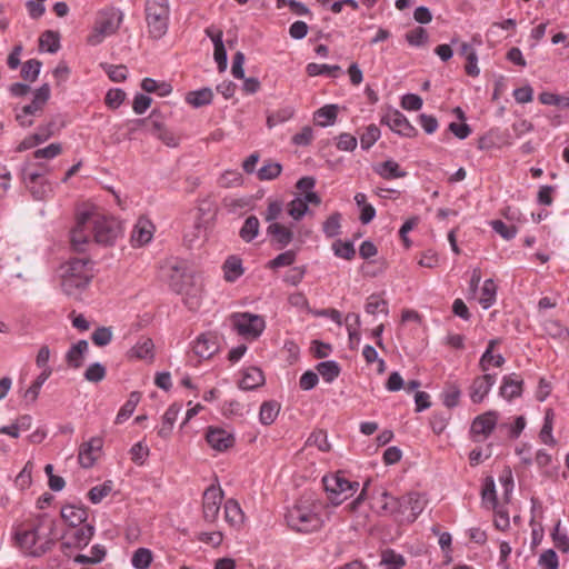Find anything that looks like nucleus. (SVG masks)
<instances>
[{
	"instance_id": "nucleus-1",
	"label": "nucleus",
	"mask_w": 569,
	"mask_h": 569,
	"mask_svg": "<svg viewBox=\"0 0 569 569\" xmlns=\"http://www.w3.org/2000/svg\"><path fill=\"white\" fill-rule=\"evenodd\" d=\"M121 234L122 227L114 216H79L70 232V242L74 251L82 252L91 239L108 246Z\"/></svg>"
},
{
	"instance_id": "nucleus-2",
	"label": "nucleus",
	"mask_w": 569,
	"mask_h": 569,
	"mask_svg": "<svg viewBox=\"0 0 569 569\" xmlns=\"http://www.w3.org/2000/svg\"><path fill=\"white\" fill-rule=\"evenodd\" d=\"M322 506L313 495H303L286 513L288 526L298 532H312L320 529L323 520L320 516Z\"/></svg>"
},
{
	"instance_id": "nucleus-3",
	"label": "nucleus",
	"mask_w": 569,
	"mask_h": 569,
	"mask_svg": "<svg viewBox=\"0 0 569 569\" xmlns=\"http://www.w3.org/2000/svg\"><path fill=\"white\" fill-rule=\"evenodd\" d=\"M61 288L68 296L84 289L93 277L92 262L86 258H72L59 269Z\"/></svg>"
},
{
	"instance_id": "nucleus-4",
	"label": "nucleus",
	"mask_w": 569,
	"mask_h": 569,
	"mask_svg": "<svg viewBox=\"0 0 569 569\" xmlns=\"http://www.w3.org/2000/svg\"><path fill=\"white\" fill-rule=\"evenodd\" d=\"M53 528V521L41 520L38 525L19 529L16 532V541L26 553L34 557L43 555L52 543L49 537Z\"/></svg>"
},
{
	"instance_id": "nucleus-5",
	"label": "nucleus",
	"mask_w": 569,
	"mask_h": 569,
	"mask_svg": "<svg viewBox=\"0 0 569 569\" xmlns=\"http://www.w3.org/2000/svg\"><path fill=\"white\" fill-rule=\"evenodd\" d=\"M426 498L417 492H410L400 499L391 497L387 491L381 493V509L398 512L402 521L413 522L426 508Z\"/></svg>"
},
{
	"instance_id": "nucleus-6",
	"label": "nucleus",
	"mask_w": 569,
	"mask_h": 569,
	"mask_svg": "<svg viewBox=\"0 0 569 569\" xmlns=\"http://www.w3.org/2000/svg\"><path fill=\"white\" fill-rule=\"evenodd\" d=\"M322 482L328 499L335 506L341 505L359 489V482L349 480L342 471L325 476Z\"/></svg>"
},
{
	"instance_id": "nucleus-7",
	"label": "nucleus",
	"mask_w": 569,
	"mask_h": 569,
	"mask_svg": "<svg viewBox=\"0 0 569 569\" xmlns=\"http://www.w3.org/2000/svg\"><path fill=\"white\" fill-rule=\"evenodd\" d=\"M144 12L149 34L153 39L162 38L167 33L169 24V1L148 0L146 2Z\"/></svg>"
},
{
	"instance_id": "nucleus-8",
	"label": "nucleus",
	"mask_w": 569,
	"mask_h": 569,
	"mask_svg": "<svg viewBox=\"0 0 569 569\" xmlns=\"http://www.w3.org/2000/svg\"><path fill=\"white\" fill-rule=\"evenodd\" d=\"M123 20V13L114 8L98 13L92 32L88 36V43L100 44L107 37L114 34Z\"/></svg>"
},
{
	"instance_id": "nucleus-9",
	"label": "nucleus",
	"mask_w": 569,
	"mask_h": 569,
	"mask_svg": "<svg viewBox=\"0 0 569 569\" xmlns=\"http://www.w3.org/2000/svg\"><path fill=\"white\" fill-rule=\"evenodd\" d=\"M161 277L177 293H183L191 280V271L188 261L171 257L161 266Z\"/></svg>"
},
{
	"instance_id": "nucleus-10",
	"label": "nucleus",
	"mask_w": 569,
	"mask_h": 569,
	"mask_svg": "<svg viewBox=\"0 0 569 569\" xmlns=\"http://www.w3.org/2000/svg\"><path fill=\"white\" fill-rule=\"evenodd\" d=\"M233 330L246 339L254 340L266 328L264 319L259 315L249 312L232 313L229 318Z\"/></svg>"
},
{
	"instance_id": "nucleus-11",
	"label": "nucleus",
	"mask_w": 569,
	"mask_h": 569,
	"mask_svg": "<svg viewBox=\"0 0 569 569\" xmlns=\"http://www.w3.org/2000/svg\"><path fill=\"white\" fill-rule=\"evenodd\" d=\"M21 179L33 200L44 201L52 194V184L42 173L21 171Z\"/></svg>"
},
{
	"instance_id": "nucleus-12",
	"label": "nucleus",
	"mask_w": 569,
	"mask_h": 569,
	"mask_svg": "<svg viewBox=\"0 0 569 569\" xmlns=\"http://www.w3.org/2000/svg\"><path fill=\"white\" fill-rule=\"evenodd\" d=\"M499 415L497 411L489 410L482 415L477 416L470 427V436L473 441H481L487 439L495 430Z\"/></svg>"
},
{
	"instance_id": "nucleus-13",
	"label": "nucleus",
	"mask_w": 569,
	"mask_h": 569,
	"mask_svg": "<svg viewBox=\"0 0 569 569\" xmlns=\"http://www.w3.org/2000/svg\"><path fill=\"white\" fill-rule=\"evenodd\" d=\"M222 500L223 491L220 487L211 485L206 489L202 497V512L207 522L212 523L218 519Z\"/></svg>"
},
{
	"instance_id": "nucleus-14",
	"label": "nucleus",
	"mask_w": 569,
	"mask_h": 569,
	"mask_svg": "<svg viewBox=\"0 0 569 569\" xmlns=\"http://www.w3.org/2000/svg\"><path fill=\"white\" fill-rule=\"evenodd\" d=\"M103 440L100 437H92L79 447L78 461L82 468H91L102 452Z\"/></svg>"
},
{
	"instance_id": "nucleus-15",
	"label": "nucleus",
	"mask_w": 569,
	"mask_h": 569,
	"mask_svg": "<svg viewBox=\"0 0 569 569\" xmlns=\"http://www.w3.org/2000/svg\"><path fill=\"white\" fill-rule=\"evenodd\" d=\"M381 122L387 124L393 132L403 137L417 136V129L409 122V120L398 110L388 112Z\"/></svg>"
},
{
	"instance_id": "nucleus-16",
	"label": "nucleus",
	"mask_w": 569,
	"mask_h": 569,
	"mask_svg": "<svg viewBox=\"0 0 569 569\" xmlns=\"http://www.w3.org/2000/svg\"><path fill=\"white\" fill-rule=\"evenodd\" d=\"M496 383V375L485 373L476 377L469 387V397L473 403H481Z\"/></svg>"
},
{
	"instance_id": "nucleus-17",
	"label": "nucleus",
	"mask_w": 569,
	"mask_h": 569,
	"mask_svg": "<svg viewBox=\"0 0 569 569\" xmlns=\"http://www.w3.org/2000/svg\"><path fill=\"white\" fill-rule=\"evenodd\" d=\"M154 224L146 216H140L131 232V243L133 247L148 244L154 234Z\"/></svg>"
},
{
	"instance_id": "nucleus-18",
	"label": "nucleus",
	"mask_w": 569,
	"mask_h": 569,
	"mask_svg": "<svg viewBox=\"0 0 569 569\" xmlns=\"http://www.w3.org/2000/svg\"><path fill=\"white\" fill-rule=\"evenodd\" d=\"M93 535L94 527L92 525L84 523L74 528H70L64 533V539L67 545L81 549L89 545Z\"/></svg>"
},
{
	"instance_id": "nucleus-19",
	"label": "nucleus",
	"mask_w": 569,
	"mask_h": 569,
	"mask_svg": "<svg viewBox=\"0 0 569 569\" xmlns=\"http://www.w3.org/2000/svg\"><path fill=\"white\" fill-rule=\"evenodd\" d=\"M206 439L209 446L217 451H226L234 445L233 435L221 428H209Z\"/></svg>"
},
{
	"instance_id": "nucleus-20",
	"label": "nucleus",
	"mask_w": 569,
	"mask_h": 569,
	"mask_svg": "<svg viewBox=\"0 0 569 569\" xmlns=\"http://www.w3.org/2000/svg\"><path fill=\"white\" fill-rule=\"evenodd\" d=\"M320 202V197L316 192H307L290 201L287 213H308L309 210L318 208Z\"/></svg>"
},
{
	"instance_id": "nucleus-21",
	"label": "nucleus",
	"mask_w": 569,
	"mask_h": 569,
	"mask_svg": "<svg viewBox=\"0 0 569 569\" xmlns=\"http://www.w3.org/2000/svg\"><path fill=\"white\" fill-rule=\"evenodd\" d=\"M523 380L516 373L505 376L499 390L500 396L511 401L512 399L520 397L522 393Z\"/></svg>"
},
{
	"instance_id": "nucleus-22",
	"label": "nucleus",
	"mask_w": 569,
	"mask_h": 569,
	"mask_svg": "<svg viewBox=\"0 0 569 569\" xmlns=\"http://www.w3.org/2000/svg\"><path fill=\"white\" fill-rule=\"evenodd\" d=\"M264 383L263 372L258 367H248L241 371L239 388L242 390H253Z\"/></svg>"
},
{
	"instance_id": "nucleus-23",
	"label": "nucleus",
	"mask_w": 569,
	"mask_h": 569,
	"mask_svg": "<svg viewBox=\"0 0 569 569\" xmlns=\"http://www.w3.org/2000/svg\"><path fill=\"white\" fill-rule=\"evenodd\" d=\"M49 98L50 87L48 83H43L39 89L36 90L31 103L23 107V112L30 113L32 117L40 116Z\"/></svg>"
},
{
	"instance_id": "nucleus-24",
	"label": "nucleus",
	"mask_w": 569,
	"mask_h": 569,
	"mask_svg": "<svg viewBox=\"0 0 569 569\" xmlns=\"http://www.w3.org/2000/svg\"><path fill=\"white\" fill-rule=\"evenodd\" d=\"M182 406L180 403H172L169 406V408L166 410L161 426L158 429V435L161 438H168L173 429L174 422L181 411Z\"/></svg>"
},
{
	"instance_id": "nucleus-25",
	"label": "nucleus",
	"mask_w": 569,
	"mask_h": 569,
	"mask_svg": "<svg viewBox=\"0 0 569 569\" xmlns=\"http://www.w3.org/2000/svg\"><path fill=\"white\" fill-rule=\"evenodd\" d=\"M224 520L234 528H240L244 521V513L234 499L224 502Z\"/></svg>"
},
{
	"instance_id": "nucleus-26",
	"label": "nucleus",
	"mask_w": 569,
	"mask_h": 569,
	"mask_svg": "<svg viewBox=\"0 0 569 569\" xmlns=\"http://www.w3.org/2000/svg\"><path fill=\"white\" fill-rule=\"evenodd\" d=\"M89 345L86 340H79L77 343L71 346V348L66 353V361L69 367L80 368L83 363V359L86 353L88 352Z\"/></svg>"
},
{
	"instance_id": "nucleus-27",
	"label": "nucleus",
	"mask_w": 569,
	"mask_h": 569,
	"mask_svg": "<svg viewBox=\"0 0 569 569\" xmlns=\"http://www.w3.org/2000/svg\"><path fill=\"white\" fill-rule=\"evenodd\" d=\"M61 517L71 528H74L83 525L87 519V510L83 507L68 505L61 509Z\"/></svg>"
},
{
	"instance_id": "nucleus-28",
	"label": "nucleus",
	"mask_w": 569,
	"mask_h": 569,
	"mask_svg": "<svg viewBox=\"0 0 569 569\" xmlns=\"http://www.w3.org/2000/svg\"><path fill=\"white\" fill-rule=\"evenodd\" d=\"M218 350V346L213 337L200 336L193 345L194 353L202 359L210 358Z\"/></svg>"
},
{
	"instance_id": "nucleus-29",
	"label": "nucleus",
	"mask_w": 569,
	"mask_h": 569,
	"mask_svg": "<svg viewBox=\"0 0 569 569\" xmlns=\"http://www.w3.org/2000/svg\"><path fill=\"white\" fill-rule=\"evenodd\" d=\"M268 234L273 241L281 247L289 244L292 240L293 232L290 227H286L279 222H271L267 229Z\"/></svg>"
},
{
	"instance_id": "nucleus-30",
	"label": "nucleus",
	"mask_w": 569,
	"mask_h": 569,
	"mask_svg": "<svg viewBox=\"0 0 569 569\" xmlns=\"http://www.w3.org/2000/svg\"><path fill=\"white\" fill-rule=\"evenodd\" d=\"M129 357L140 360L153 358V342L149 338L140 339L129 351Z\"/></svg>"
},
{
	"instance_id": "nucleus-31",
	"label": "nucleus",
	"mask_w": 569,
	"mask_h": 569,
	"mask_svg": "<svg viewBox=\"0 0 569 569\" xmlns=\"http://www.w3.org/2000/svg\"><path fill=\"white\" fill-rule=\"evenodd\" d=\"M244 270L242 267V261L240 258L236 256L229 257L223 263V273L224 279L228 282H234L243 274Z\"/></svg>"
},
{
	"instance_id": "nucleus-32",
	"label": "nucleus",
	"mask_w": 569,
	"mask_h": 569,
	"mask_svg": "<svg viewBox=\"0 0 569 569\" xmlns=\"http://www.w3.org/2000/svg\"><path fill=\"white\" fill-rule=\"evenodd\" d=\"M212 98V90L209 88H202L200 90L189 92L186 97V101L194 108H200L210 104Z\"/></svg>"
},
{
	"instance_id": "nucleus-33",
	"label": "nucleus",
	"mask_w": 569,
	"mask_h": 569,
	"mask_svg": "<svg viewBox=\"0 0 569 569\" xmlns=\"http://www.w3.org/2000/svg\"><path fill=\"white\" fill-rule=\"evenodd\" d=\"M497 297V284L492 279H487L481 288L479 303L483 309H489L495 305Z\"/></svg>"
},
{
	"instance_id": "nucleus-34",
	"label": "nucleus",
	"mask_w": 569,
	"mask_h": 569,
	"mask_svg": "<svg viewBox=\"0 0 569 569\" xmlns=\"http://www.w3.org/2000/svg\"><path fill=\"white\" fill-rule=\"evenodd\" d=\"M140 401V395L138 392H131L128 400L120 408L114 422L117 425L123 423L127 419H129L133 411L136 410L137 405Z\"/></svg>"
},
{
	"instance_id": "nucleus-35",
	"label": "nucleus",
	"mask_w": 569,
	"mask_h": 569,
	"mask_svg": "<svg viewBox=\"0 0 569 569\" xmlns=\"http://www.w3.org/2000/svg\"><path fill=\"white\" fill-rule=\"evenodd\" d=\"M317 371L326 382L331 383L340 375V366L333 360H327L318 363Z\"/></svg>"
},
{
	"instance_id": "nucleus-36",
	"label": "nucleus",
	"mask_w": 569,
	"mask_h": 569,
	"mask_svg": "<svg viewBox=\"0 0 569 569\" xmlns=\"http://www.w3.org/2000/svg\"><path fill=\"white\" fill-rule=\"evenodd\" d=\"M280 405L276 401H266L261 405L259 411V421L262 425H271L278 417Z\"/></svg>"
},
{
	"instance_id": "nucleus-37",
	"label": "nucleus",
	"mask_w": 569,
	"mask_h": 569,
	"mask_svg": "<svg viewBox=\"0 0 569 569\" xmlns=\"http://www.w3.org/2000/svg\"><path fill=\"white\" fill-rule=\"evenodd\" d=\"M53 370L41 371L24 392V398L34 402L40 393L43 383L50 378Z\"/></svg>"
},
{
	"instance_id": "nucleus-38",
	"label": "nucleus",
	"mask_w": 569,
	"mask_h": 569,
	"mask_svg": "<svg viewBox=\"0 0 569 569\" xmlns=\"http://www.w3.org/2000/svg\"><path fill=\"white\" fill-rule=\"evenodd\" d=\"M535 462L546 477H552L557 473V469L551 467L552 457L546 450L540 449L536 452Z\"/></svg>"
},
{
	"instance_id": "nucleus-39",
	"label": "nucleus",
	"mask_w": 569,
	"mask_h": 569,
	"mask_svg": "<svg viewBox=\"0 0 569 569\" xmlns=\"http://www.w3.org/2000/svg\"><path fill=\"white\" fill-rule=\"evenodd\" d=\"M377 172L385 179H396L406 177L407 172L400 169V166L393 160H387L379 164Z\"/></svg>"
},
{
	"instance_id": "nucleus-40",
	"label": "nucleus",
	"mask_w": 569,
	"mask_h": 569,
	"mask_svg": "<svg viewBox=\"0 0 569 569\" xmlns=\"http://www.w3.org/2000/svg\"><path fill=\"white\" fill-rule=\"evenodd\" d=\"M405 565L406 560L403 556L393 550H386L381 555L380 566L383 567V569H402Z\"/></svg>"
},
{
	"instance_id": "nucleus-41",
	"label": "nucleus",
	"mask_w": 569,
	"mask_h": 569,
	"mask_svg": "<svg viewBox=\"0 0 569 569\" xmlns=\"http://www.w3.org/2000/svg\"><path fill=\"white\" fill-rule=\"evenodd\" d=\"M295 116V109L292 107H283L278 109L277 111L268 114L267 117V126L268 128H273L280 123H284L290 120Z\"/></svg>"
},
{
	"instance_id": "nucleus-42",
	"label": "nucleus",
	"mask_w": 569,
	"mask_h": 569,
	"mask_svg": "<svg viewBox=\"0 0 569 569\" xmlns=\"http://www.w3.org/2000/svg\"><path fill=\"white\" fill-rule=\"evenodd\" d=\"M152 559L153 557L150 549L138 548L131 557V565L134 569H148Z\"/></svg>"
},
{
	"instance_id": "nucleus-43",
	"label": "nucleus",
	"mask_w": 569,
	"mask_h": 569,
	"mask_svg": "<svg viewBox=\"0 0 569 569\" xmlns=\"http://www.w3.org/2000/svg\"><path fill=\"white\" fill-rule=\"evenodd\" d=\"M39 46L41 49L47 50L50 53H54L60 49V40L58 32L47 30L39 39Z\"/></svg>"
},
{
	"instance_id": "nucleus-44",
	"label": "nucleus",
	"mask_w": 569,
	"mask_h": 569,
	"mask_svg": "<svg viewBox=\"0 0 569 569\" xmlns=\"http://www.w3.org/2000/svg\"><path fill=\"white\" fill-rule=\"evenodd\" d=\"M338 108L335 104H328L320 108L316 112V121L321 127H327L332 124L337 118Z\"/></svg>"
},
{
	"instance_id": "nucleus-45",
	"label": "nucleus",
	"mask_w": 569,
	"mask_h": 569,
	"mask_svg": "<svg viewBox=\"0 0 569 569\" xmlns=\"http://www.w3.org/2000/svg\"><path fill=\"white\" fill-rule=\"evenodd\" d=\"M259 233V221L256 216H249L240 229V237L246 242L252 241Z\"/></svg>"
},
{
	"instance_id": "nucleus-46",
	"label": "nucleus",
	"mask_w": 569,
	"mask_h": 569,
	"mask_svg": "<svg viewBox=\"0 0 569 569\" xmlns=\"http://www.w3.org/2000/svg\"><path fill=\"white\" fill-rule=\"evenodd\" d=\"M545 332L555 338L566 340L569 337V331L558 320L549 319L543 323Z\"/></svg>"
},
{
	"instance_id": "nucleus-47",
	"label": "nucleus",
	"mask_w": 569,
	"mask_h": 569,
	"mask_svg": "<svg viewBox=\"0 0 569 569\" xmlns=\"http://www.w3.org/2000/svg\"><path fill=\"white\" fill-rule=\"evenodd\" d=\"M61 152H62L61 143L53 142L44 148L37 149L36 151H33L31 154V159H33V160H50V159L58 157Z\"/></svg>"
},
{
	"instance_id": "nucleus-48",
	"label": "nucleus",
	"mask_w": 569,
	"mask_h": 569,
	"mask_svg": "<svg viewBox=\"0 0 569 569\" xmlns=\"http://www.w3.org/2000/svg\"><path fill=\"white\" fill-rule=\"evenodd\" d=\"M365 310L369 315H376L378 312H381L387 316L389 312L387 301L378 295H371L367 299Z\"/></svg>"
},
{
	"instance_id": "nucleus-49",
	"label": "nucleus",
	"mask_w": 569,
	"mask_h": 569,
	"mask_svg": "<svg viewBox=\"0 0 569 569\" xmlns=\"http://www.w3.org/2000/svg\"><path fill=\"white\" fill-rule=\"evenodd\" d=\"M461 391L457 383H449L442 392L443 405L448 408H455L460 400Z\"/></svg>"
},
{
	"instance_id": "nucleus-50",
	"label": "nucleus",
	"mask_w": 569,
	"mask_h": 569,
	"mask_svg": "<svg viewBox=\"0 0 569 569\" xmlns=\"http://www.w3.org/2000/svg\"><path fill=\"white\" fill-rule=\"evenodd\" d=\"M341 71V68L337 64H319V63H309L307 66V73L310 77H316L320 74H329L331 77H337V74Z\"/></svg>"
},
{
	"instance_id": "nucleus-51",
	"label": "nucleus",
	"mask_w": 569,
	"mask_h": 569,
	"mask_svg": "<svg viewBox=\"0 0 569 569\" xmlns=\"http://www.w3.org/2000/svg\"><path fill=\"white\" fill-rule=\"evenodd\" d=\"M42 63L37 59L26 61L21 69V76L26 81L33 82L37 80Z\"/></svg>"
},
{
	"instance_id": "nucleus-52",
	"label": "nucleus",
	"mask_w": 569,
	"mask_h": 569,
	"mask_svg": "<svg viewBox=\"0 0 569 569\" xmlns=\"http://www.w3.org/2000/svg\"><path fill=\"white\" fill-rule=\"evenodd\" d=\"M100 67L113 82H122L127 79L128 70L123 64L113 66L109 63H101Z\"/></svg>"
},
{
	"instance_id": "nucleus-53",
	"label": "nucleus",
	"mask_w": 569,
	"mask_h": 569,
	"mask_svg": "<svg viewBox=\"0 0 569 569\" xmlns=\"http://www.w3.org/2000/svg\"><path fill=\"white\" fill-rule=\"evenodd\" d=\"M380 138V129L376 124H369L360 136L361 148L368 150Z\"/></svg>"
},
{
	"instance_id": "nucleus-54",
	"label": "nucleus",
	"mask_w": 569,
	"mask_h": 569,
	"mask_svg": "<svg viewBox=\"0 0 569 569\" xmlns=\"http://www.w3.org/2000/svg\"><path fill=\"white\" fill-rule=\"evenodd\" d=\"M332 250L337 257L347 260L352 259L356 253L352 242L349 241L343 242L341 240H336L332 243Z\"/></svg>"
},
{
	"instance_id": "nucleus-55",
	"label": "nucleus",
	"mask_w": 569,
	"mask_h": 569,
	"mask_svg": "<svg viewBox=\"0 0 569 569\" xmlns=\"http://www.w3.org/2000/svg\"><path fill=\"white\" fill-rule=\"evenodd\" d=\"M282 167L278 162H268L257 172L260 180H272L281 173Z\"/></svg>"
},
{
	"instance_id": "nucleus-56",
	"label": "nucleus",
	"mask_w": 569,
	"mask_h": 569,
	"mask_svg": "<svg viewBox=\"0 0 569 569\" xmlns=\"http://www.w3.org/2000/svg\"><path fill=\"white\" fill-rule=\"evenodd\" d=\"M492 229L500 234L505 240H510L517 234V229L512 224H507L501 220L490 221Z\"/></svg>"
},
{
	"instance_id": "nucleus-57",
	"label": "nucleus",
	"mask_w": 569,
	"mask_h": 569,
	"mask_svg": "<svg viewBox=\"0 0 569 569\" xmlns=\"http://www.w3.org/2000/svg\"><path fill=\"white\" fill-rule=\"evenodd\" d=\"M148 456H149V448L147 445H144L141 441L134 443L130 449L131 460L136 465H139V466L143 465L146 459L148 458Z\"/></svg>"
},
{
	"instance_id": "nucleus-58",
	"label": "nucleus",
	"mask_w": 569,
	"mask_h": 569,
	"mask_svg": "<svg viewBox=\"0 0 569 569\" xmlns=\"http://www.w3.org/2000/svg\"><path fill=\"white\" fill-rule=\"evenodd\" d=\"M406 40L410 46L419 47L427 42L428 33L422 27H417L406 33Z\"/></svg>"
},
{
	"instance_id": "nucleus-59",
	"label": "nucleus",
	"mask_w": 569,
	"mask_h": 569,
	"mask_svg": "<svg viewBox=\"0 0 569 569\" xmlns=\"http://www.w3.org/2000/svg\"><path fill=\"white\" fill-rule=\"evenodd\" d=\"M307 443L310 446H316L321 451H328L330 449V443L328 442L327 433L323 430H317L312 432L309 436Z\"/></svg>"
},
{
	"instance_id": "nucleus-60",
	"label": "nucleus",
	"mask_w": 569,
	"mask_h": 569,
	"mask_svg": "<svg viewBox=\"0 0 569 569\" xmlns=\"http://www.w3.org/2000/svg\"><path fill=\"white\" fill-rule=\"evenodd\" d=\"M112 486L110 481L92 487L88 493L90 501L92 503H99L104 497L109 495Z\"/></svg>"
},
{
	"instance_id": "nucleus-61",
	"label": "nucleus",
	"mask_w": 569,
	"mask_h": 569,
	"mask_svg": "<svg viewBox=\"0 0 569 569\" xmlns=\"http://www.w3.org/2000/svg\"><path fill=\"white\" fill-rule=\"evenodd\" d=\"M104 376L106 368L99 362L91 363L84 372V378L90 382H99Z\"/></svg>"
},
{
	"instance_id": "nucleus-62",
	"label": "nucleus",
	"mask_w": 569,
	"mask_h": 569,
	"mask_svg": "<svg viewBox=\"0 0 569 569\" xmlns=\"http://www.w3.org/2000/svg\"><path fill=\"white\" fill-rule=\"evenodd\" d=\"M539 566L543 569H558L559 560L557 553L552 549L543 551L539 557Z\"/></svg>"
},
{
	"instance_id": "nucleus-63",
	"label": "nucleus",
	"mask_w": 569,
	"mask_h": 569,
	"mask_svg": "<svg viewBox=\"0 0 569 569\" xmlns=\"http://www.w3.org/2000/svg\"><path fill=\"white\" fill-rule=\"evenodd\" d=\"M552 539L555 546L563 551L567 552L569 550V538L565 532L560 531V521H558L553 528L552 531Z\"/></svg>"
},
{
	"instance_id": "nucleus-64",
	"label": "nucleus",
	"mask_w": 569,
	"mask_h": 569,
	"mask_svg": "<svg viewBox=\"0 0 569 569\" xmlns=\"http://www.w3.org/2000/svg\"><path fill=\"white\" fill-rule=\"evenodd\" d=\"M126 92L122 89H110L104 98L109 108L117 109L123 102Z\"/></svg>"
}]
</instances>
